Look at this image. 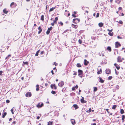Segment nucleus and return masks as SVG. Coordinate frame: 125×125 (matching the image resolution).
Returning <instances> with one entry per match:
<instances>
[{
  "mask_svg": "<svg viewBox=\"0 0 125 125\" xmlns=\"http://www.w3.org/2000/svg\"><path fill=\"white\" fill-rule=\"evenodd\" d=\"M78 75L81 78L82 77V74L83 73V71L80 69H79L78 70Z\"/></svg>",
  "mask_w": 125,
  "mask_h": 125,
  "instance_id": "obj_1",
  "label": "nucleus"
},
{
  "mask_svg": "<svg viewBox=\"0 0 125 125\" xmlns=\"http://www.w3.org/2000/svg\"><path fill=\"white\" fill-rule=\"evenodd\" d=\"M80 19L78 18H75L73 19V22L74 23H77L79 22Z\"/></svg>",
  "mask_w": 125,
  "mask_h": 125,
  "instance_id": "obj_2",
  "label": "nucleus"
},
{
  "mask_svg": "<svg viewBox=\"0 0 125 125\" xmlns=\"http://www.w3.org/2000/svg\"><path fill=\"white\" fill-rule=\"evenodd\" d=\"M16 6V3L14 2H12L10 5V7L11 8H14Z\"/></svg>",
  "mask_w": 125,
  "mask_h": 125,
  "instance_id": "obj_3",
  "label": "nucleus"
},
{
  "mask_svg": "<svg viewBox=\"0 0 125 125\" xmlns=\"http://www.w3.org/2000/svg\"><path fill=\"white\" fill-rule=\"evenodd\" d=\"M25 96L26 97H30L31 96V92H28L25 94Z\"/></svg>",
  "mask_w": 125,
  "mask_h": 125,
  "instance_id": "obj_4",
  "label": "nucleus"
},
{
  "mask_svg": "<svg viewBox=\"0 0 125 125\" xmlns=\"http://www.w3.org/2000/svg\"><path fill=\"white\" fill-rule=\"evenodd\" d=\"M117 61L118 62H122V60L121 59V57L120 56H119L117 58Z\"/></svg>",
  "mask_w": 125,
  "mask_h": 125,
  "instance_id": "obj_5",
  "label": "nucleus"
},
{
  "mask_svg": "<svg viewBox=\"0 0 125 125\" xmlns=\"http://www.w3.org/2000/svg\"><path fill=\"white\" fill-rule=\"evenodd\" d=\"M115 47L118 48L120 47L121 45L120 43H119L118 42H116L115 43Z\"/></svg>",
  "mask_w": 125,
  "mask_h": 125,
  "instance_id": "obj_6",
  "label": "nucleus"
},
{
  "mask_svg": "<svg viewBox=\"0 0 125 125\" xmlns=\"http://www.w3.org/2000/svg\"><path fill=\"white\" fill-rule=\"evenodd\" d=\"M43 106V103L40 104V103H39L36 105L37 107L38 108H40L41 107Z\"/></svg>",
  "mask_w": 125,
  "mask_h": 125,
  "instance_id": "obj_7",
  "label": "nucleus"
},
{
  "mask_svg": "<svg viewBox=\"0 0 125 125\" xmlns=\"http://www.w3.org/2000/svg\"><path fill=\"white\" fill-rule=\"evenodd\" d=\"M51 87L52 89H53L55 90L57 89V87L55 84H51Z\"/></svg>",
  "mask_w": 125,
  "mask_h": 125,
  "instance_id": "obj_8",
  "label": "nucleus"
},
{
  "mask_svg": "<svg viewBox=\"0 0 125 125\" xmlns=\"http://www.w3.org/2000/svg\"><path fill=\"white\" fill-rule=\"evenodd\" d=\"M64 82L63 81H61L60 82L58 83V86H60L61 87H62L64 85Z\"/></svg>",
  "mask_w": 125,
  "mask_h": 125,
  "instance_id": "obj_9",
  "label": "nucleus"
},
{
  "mask_svg": "<svg viewBox=\"0 0 125 125\" xmlns=\"http://www.w3.org/2000/svg\"><path fill=\"white\" fill-rule=\"evenodd\" d=\"M105 73L106 74H109L111 73V70L109 69H107L106 70Z\"/></svg>",
  "mask_w": 125,
  "mask_h": 125,
  "instance_id": "obj_10",
  "label": "nucleus"
},
{
  "mask_svg": "<svg viewBox=\"0 0 125 125\" xmlns=\"http://www.w3.org/2000/svg\"><path fill=\"white\" fill-rule=\"evenodd\" d=\"M114 65L116 67V68L117 70H119L120 68V67L119 65L116 63H115L114 64Z\"/></svg>",
  "mask_w": 125,
  "mask_h": 125,
  "instance_id": "obj_11",
  "label": "nucleus"
},
{
  "mask_svg": "<svg viewBox=\"0 0 125 125\" xmlns=\"http://www.w3.org/2000/svg\"><path fill=\"white\" fill-rule=\"evenodd\" d=\"M64 14L66 15H67V14L68 17L70 15V13L68 11L66 10L65 11V13Z\"/></svg>",
  "mask_w": 125,
  "mask_h": 125,
  "instance_id": "obj_12",
  "label": "nucleus"
},
{
  "mask_svg": "<svg viewBox=\"0 0 125 125\" xmlns=\"http://www.w3.org/2000/svg\"><path fill=\"white\" fill-rule=\"evenodd\" d=\"M77 25H74V24H72V26L73 28L76 29L78 27Z\"/></svg>",
  "mask_w": 125,
  "mask_h": 125,
  "instance_id": "obj_13",
  "label": "nucleus"
},
{
  "mask_svg": "<svg viewBox=\"0 0 125 125\" xmlns=\"http://www.w3.org/2000/svg\"><path fill=\"white\" fill-rule=\"evenodd\" d=\"M38 30H39V31L38 32V34H39L42 31V29L41 28L40 26H39L38 28Z\"/></svg>",
  "mask_w": 125,
  "mask_h": 125,
  "instance_id": "obj_14",
  "label": "nucleus"
},
{
  "mask_svg": "<svg viewBox=\"0 0 125 125\" xmlns=\"http://www.w3.org/2000/svg\"><path fill=\"white\" fill-rule=\"evenodd\" d=\"M89 63V62L87 61L86 59L84 60V64L85 65H88Z\"/></svg>",
  "mask_w": 125,
  "mask_h": 125,
  "instance_id": "obj_15",
  "label": "nucleus"
},
{
  "mask_svg": "<svg viewBox=\"0 0 125 125\" xmlns=\"http://www.w3.org/2000/svg\"><path fill=\"white\" fill-rule=\"evenodd\" d=\"M71 121L73 125H74L75 124V121L74 119H71Z\"/></svg>",
  "mask_w": 125,
  "mask_h": 125,
  "instance_id": "obj_16",
  "label": "nucleus"
},
{
  "mask_svg": "<svg viewBox=\"0 0 125 125\" xmlns=\"http://www.w3.org/2000/svg\"><path fill=\"white\" fill-rule=\"evenodd\" d=\"M73 106L75 108V109H76L78 108V107L77 105L74 104L73 105Z\"/></svg>",
  "mask_w": 125,
  "mask_h": 125,
  "instance_id": "obj_17",
  "label": "nucleus"
},
{
  "mask_svg": "<svg viewBox=\"0 0 125 125\" xmlns=\"http://www.w3.org/2000/svg\"><path fill=\"white\" fill-rule=\"evenodd\" d=\"M99 79L100 81L99 82L102 83H103L104 82V80L102 79L101 77H99Z\"/></svg>",
  "mask_w": 125,
  "mask_h": 125,
  "instance_id": "obj_18",
  "label": "nucleus"
},
{
  "mask_svg": "<svg viewBox=\"0 0 125 125\" xmlns=\"http://www.w3.org/2000/svg\"><path fill=\"white\" fill-rule=\"evenodd\" d=\"M6 115L7 113L6 112H4L2 114V117L4 118Z\"/></svg>",
  "mask_w": 125,
  "mask_h": 125,
  "instance_id": "obj_19",
  "label": "nucleus"
},
{
  "mask_svg": "<svg viewBox=\"0 0 125 125\" xmlns=\"http://www.w3.org/2000/svg\"><path fill=\"white\" fill-rule=\"evenodd\" d=\"M121 1V0H115V2L118 4H119Z\"/></svg>",
  "mask_w": 125,
  "mask_h": 125,
  "instance_id": "obj_20",
  "label": "nucleus"
},
{
  "mask_svg": "<svg viewBox=\"0 0 125 125\" xmlns=\"http://www.w3.org/2000/svg\"><path fill=\"white\" fill-rule=\"evenodd\" d=\"M106 49L109 51V52H111V47L110 46H108L107 48Z\"/></svg>",
  "mask_w": 125,
  "mask_h": 125,
  "instance_id": "obj_21",
  "label": "nucleus"
},
{
  "mask_svg": "<svg viewBox=\"0 0 125 125\" xmlns=\"http://www.w3.org/2000/svg\"><path fill=\"white\" fill-rule=\"evenodd\" d=\"M40 50H39L38 51H37L36 52L35 54V56H37L38 55V53L39 52Z\"/></svg>",
  "mask_w": 125,
  "mask_h": 125,
  "instance_id": "obj_22",
  "label": "nucleus"
},
{
  "mask_svg": "<svg viewBox=\"0 0 125 125\" xmlns=\"http://www.w3.org/2000/svg\"><path fill=\"white\" fill-rule=\"evenodd\" d=\"M3 12L6 14H7V13L8 11L6 10V9H5L3 10Z\"/></svg>",
  "mask_w": 125,
  "mask_h": 125,
  "instance_id": "obj_23",
  "label": "nucleus"
},
{
  "mask_svg": "<svg viewBox=\"0 0 125 125\" xmlns=\"http://www.w3.org/2000/svg\"><path fill=\"white\" fill-rule=\"evenodd\" d=\"M124 113V111L123 109H120V113L121 114H123Z\"/></svg>",
  "mask_w": 125,
  "mask_h": 125,
  "instance_id": "obj_24",
  "label": "nucleus"
},
{
  "mask_svg": "<svg viewBox=\"0 0 125 125\" xmlns=\"http://www.w3.org/2000/svg\"><path fill=\"white\" fill-rule=\"evenodd\" d=\"M76 66L78 67H80L81 66V65L79 63H78L76 64Z\"/></svg>",
  "mask_w": 125,
  "mask_h": 125,
  "instance_id": "obj_25",
  "label": "nucleus"
},
{
  "mask_svg": "<svg viewBox=\"0 0 125 125\" xmlns=\"http://www.w3.org/2000/svg\"><path fill=\"white\" fill-rule=\"evenodd\" d=\"M53 122H51L49 121V122H48V125H52Z\"/></svg>",
  "mask_w": 125,
  "mask_h": 125,
  "instance_id": "obj_26",
  "label": "nucleus"
},
{
  "mask_svg": "<svg viewBox=\"0 0 125 125\" xmlns=\"http://www.w3.org/2000/svg\"><path fill=\"white\" fill-rule=\"evenodd\" d=\"M117 107V105H114L112 107V109H115Z\"/></svg>",
  "mask_w": 125,
  "mask_h": 125,
  "instance_id": "obj_27",
  "label": "nucleus"
},
{
  "mask_svg": "<svg viewBox=\"0 0 125 125\" xmlns=\"http://www.w3.org/2000/svg\"><path fill=\"white\" fill-rule=\"evenodd\" d=\"M94 92H95L97 90V88L96 87H94Z\"/></svg>",
  "mask_w": 125,
  "mask_h": 125,
  "instance_id": "obj_28",
  "label": "nucleus"
},
{
  "mask_svg": "<svg viewBox=\"0 0 125 125\" xmlns=\"http://www.w3.org/2000/svg\"><path fill=\"white\" fill-rule=\"evenodd\" d=\"M55 7H52V8H51L50 10L49 11H53L54 9H55Z\"/></svg>",
  "mask_w": 125,
  "mask_h": 125,
  "instance_id": "obj_29",
  "label": "nucleus"
},
{
  "mask_svg": "<svg viewBox=\"0 0 125 125\" xmlns=\"http://www.w3.org/2000/svg\"><path fill=\"white\" fill-rule=\"evenodd\" d=\"M44 16L43 15H42L41 16V20L42 21H43L44 20Z\"/></svg>",
  "mask_w": 125,
  "mask_h": 125,
  "instance_id": "obj_30",
  "label": "nucleus"
},
{
  "mask_svg": "<svg viewBox=\"0 0 125 125\" xmlns=\"http://www.w3.org/2000/svg\"><path fill=\"white\" fill-rule=\"evenodd\" d=\"M66 88H63L62 90V91L63 93L65 92Z\"/></svg>",
  "mask_w": 125,
  "mask_h": 125,
  "instance_id": "obj_31",
  "label": "nucleus"
},
{
  "mask_svg": "<svg viewBox=\"0 0 125 125\" xmlns=\"http://www.w3.org/2000/svg\"><path fill=\"white\" fill-rule=\"evenodd\" d=\"M108 34L111 36H112L113 35V34L112 32L111 33L110 32H109Z\"/></svg>",
  "mask_w": 125,
  "mask_h": 125,
  "instance_id": "obj_32",
  "label": "nucleus"
},
{
  "mask_svg": "<svg viewBox=\"0 0 125 125\" xmlns=\"http://www.w3.org/2000/svg\"><path fill=\"white\" fill-rule=\"evenodd\" d=\"M84 98L83 97H82V98L81 99V101L82 103L83 101H84Z\"/></svg>",
  "mask_w": 125,
  "mask_h": 125,
  "instance_id": "obj_33",
  "label": "nucleus"
},
{
  "mask_svg": "<svg viewBox=\"0 0 125 125\" xmlns=\"http://www.w3.org/2000/svg\"><path fill=\"white\" fill-rule=\"evenodd\" d=\"M11 56V54H9V55L7 57H6L5 58V59H8L9 58V57H10Z\"/></svg>",
  "mask_w": 125,
  "mask_h": 125,
  "instance_id": "obj_34",
  "label": "nucleus"
},
{
  "mask_svg": "<svg viewBox=\"0 0 125 125\" xmlns=\"http://www.w3.org/2000/svg\"><path fill=\"white\" fill-rule=\"evenodd\" d=\"M122 120H124L125 119V116L124 115H123L122 116Z\"/></svg>",
  "mask_w": 125,
  "mask_h": 125,
  "instance_id": "obj_35",
  "label": "nucleus"
},
{
  "mask_svg": "<svg viewBox=\"0 0 125 125\" xmlns=\"http://www.w3.org/2000/svg\"><path fill=\"white\" fill-rule=\"evenodd\" d=\"M91 108H89L88 110H87L86 111V112L87 113H89L91 112Z\"/></svg>",
  "mask_w": 125,
  "mask_h": 125,
  "instance_id": "obj_36",
  "label": "nucleus"
},
{
  "mask_svg": "<svg viewBox=\"0 0 125 125\" xmlns=\"http://www.w3.org/2000/svg\"><path fill=\"white\" fill-rule=\"evenodd\" d=\"M51 93L53 94H55L56 93L55 91H52L51 92Z\"/></svg>",
  "mask_w": 125,
  "mask_h": 125,
  "instance_id": "obj_37",
  "label": "nucleus"
},
{
  "mask_svg": "<svg viewBox=\"0 0 125 125\" xmlns=\"http://www.w3.org/2000/svg\"><path fill=\"white\" fill-rule=\"evenodd\" d=\"M23 63L27 65L28 64V63L27 62H23Z\"/></svg>",
  "mask_w": 125,
  "mask_h": 125,
  "instance_id": "obj_38",
  "label": "nucleus"
},
{
  "mask_svg": "<svg viewBox=\"0 0 125 125\" xmlns=\"http://www.w3.org/2000/svg\"><path fill=\"white\" fill-rule=\"evenodd\" d=\"M50 32V31L49 30H48V29L47 31L46 32V33L47 35H48L49 34V33Z\"/></svg>",
  "mask_w": 125,
  "mask_h": 125,
  "instance_id": "obj_39",
  "label": "nucleus"
},
{
  "mask_svg": "<svg viewBox=\"0 0 125 125\" xmlns=\"http://www.w3.org/2000/svg\"><path fill=\"white\" fill-rule=\"evenodd\" d=\"M78 42H79V43L80 44H81L82 43V41L80 39H79V40Z\"/></svg>",
  "mask_w": 125,
  "mask_h": 125,
  "instance_id": "obj_40",
  "label": "nucleus"
},
{
  "mask_svg": "<svg viewBox=\"0 0 125 125\" xmlns=\"http://www.w3.org/2000/svg\"><path fill=\"white\" fill-rule=\"evenodd\" d=\"M99 26L100 27H102L103 26V24H98Z\"/></svg>",
  "mask_w": 125,
  "mask_h": 125,
  "instance_id": "obj_41",
  "label": "nucleus"
},
{
  "mask_svg": "<svg viewBox=\"0 0 125 125\" xmlns=\"http://www.w3.org/2000/svg\"><path fill=\"white\" fill-rule=\"evenodd\" d=\"M112 78V76H109L108 78V79L109 80H111Z\"/></svg>",
  "mask_w": 125,
  "mask_h": 125,
  "instance_id": "obj_42",
  "label": "nucleus"
},
{
  "mask_svg": "<svg viewBox=\"0 0 125 125\" xmlns=\"http://www.w3.org/2000/svg\"><path fill=\"white\" fill-rule=\"evenodd\" d=\"M104 52L103 51H102L101 52V53L102 54V56H104Z\"/></svg>",
  "mask_w": 125,
  "mask_h": 125,
  "instance_id": "obj_43",
  "label": "nucleus"
},
{
  "mask_svg": "<svg viewBox=\"0 0 125 125\" xmlns=\"http://www.w3.org/2000/svg\"><path fill=\"white\" fill-rule=\"evenodd\" d=\"M52 27H51L50 28H48V30H49V31H51L52 29Z\"/></svg>",
  "mask_w": 125,
  "mask_h": 125,
  "instance_id": "obj_44",
  "label": "nucleus"
},
{
  "mask_svg": "<svg viewBox=\"0 0 125 125\" xmlns=\"http://www.w3.org/2000/svg\"><path fill=\"white\" fill-rule=\"evenodd\" d=\"M73 72L74 73L73 74V75H75L77 74V72H75L74 71H73Z\"/></svg>",
  "mask_w": 125,
  "mask_h": 125,
  "instance_id": "obj_45",
  "label": "nucleus"
},
{
  "mask_svg": "<svg viewBox=\"0 0 125 125\" xmlns=\"http://www.w3.org/2000/svg\"><path fill=\"white\" fill-rule=\"evenodd\" d=\"M99 13H97L96 16V17H99Z\"/></svg>",
  "mask_w": 125,
  "mask_h": 125,
  "instance_id": "obj_46",
  "label": "nucleus"
},
{
  "mask_svg": "<svg viewBox=\"0 0 125 125\" xmlns=\"http://www.w3.org/2000/svg\"><path fill=\"white\" fill-rule=\"evenodd\" d=\"M3 72L2 71H0V75L2 76L3 74H2Z\"/></svg>",
  "mask_w": 125,
  "mask_h": 125,
  "instance_id": "obj_47",
  "label": "nucleus"
},
{
  "mask_svg": "<svg viewBox=\"0 0 125 125\" xmlns=\"http://www.w3.org/2000/svg\"><path fill=\"white\" fill-rule=\"evenodd\" d=\"M14 108L13 107L12 109H11V110H10V111H11V113L12 114H14V112H13V109Z\"/></svg>",
  "mask_w": 125,
  "mask_h": 125,
  "instance_id": "obj_48",
  "label": "nucleus"
},
{
  "mask_svg": "<svg viewBox=\"0 0 125 125\" xmlns=\"http://www.w3.org/2000/svg\"><path fill=\"white\" fill-rule=\"evenodd\" d=\"M10 102V101L9 100H7L6 101V102L7 103H9Z\"/></svg>",
  "mask_w": 125,
  "mask_h": 125,
  "instance_id": "obj_49",
  "label": "nucleus"
},
{
  "mask_svg": "<svg viewBox=\"0 0 125 125\" xmlns=\"http://www.w3.org/2000/svg\"><path fill=\"white\" fill-rule=\"evenodd\" d=\"M74 87L75 88V89L76 88V89L78 88V86L77 85H76V86Z\"/></svg>",
  "mask_w": 125,
  "mask_h": 125,
  "instance_id": "obj_50",
  "label": "nucleus"
},
{
  "mask_svg": "<svg viewBox=\"0 0 125 125\" xmlns=\"http://www.w3.org/2000/svg\"><path fill=\"white\" fill-rule=\"evenodd\" d=\"M100 72H101V73H100L99 72H97V73L98 74H100L101 73H102V70H100Z\"/></svg>",
  "mask_w": 125,
  "mask_h": 125,
  "instance_id": "obj_51",
  "label": "nucleus"
},
{
  "mask_svg": "<svg viewBox=\"0 0 125 125\" xmlns=\"http://www.w3.org/2000/svg\"><path fill=\"white\" fill-rule=\"evenodd\" d=\"M115 73L117 75L118 74V73H117L116 72V70L115 69Z\"/></svg>",
  "mask_w": 125,
  "mask_h": 125,
  "instance_id": "obj_52",
  "label": "nucleus"
},
{
  "mask_svg": "<svg viewBox=\"0 0 125 125\" xmlns=\"http://www.w3.org/2000/svg\"><path fill=\"white\" fill-rule=\"evenodd\" d=\"M122 9V8L121 7H119L118 8V10H121Z\"/></svg>",
  "mask_w": 125,
  "mask_h": 125,
  "instance_id": "obj_53",
  "label": "nucleus"
},
{
  "mask_svg": "<svg viewBox=\"0 0 125 125\" xmlns=\"http://www.w3.org/2000/svg\"><path fill=\"white\" fill-rule=\"evenodd\" d=\"M58 20V18L57 17H55V21H57Z\"/></svg>",
  "mask_w": 125,
  "mask_h": 125,
  "instance_id": "obj_54",
  "label": "nucleus"
},
{
  "mask_svg": "<svg viewBox=\"0 0 125 125\" xmlns=\"http://www.w3.org/2000/svg\"><path fill=\"white\" fill-rule=\"evenodd\" d=\"M75 89L74 87H72V90L73 91V90H74Z\"/></svg>",
  "mask_w": 125,
  "mask_h": 125,
  "instance_id": "obj_55",
  "label": "nucleus"
},
{
  "mask_svg": "<svg viewBox=\"0 0 125 125\" xmlns=\"http://www.w3.org/2000/svg\"><path fill=\"white\" fill-rule=\"evenodd\" d=\"M106 110V111H107V112H108V113L109 114L110 112L108 111L109 109H107Z\"/></svg>",
  "mask_w": 125,
  "mask_h": 125,
  "instance_id": "obj_56",
  "label": "nucleus"
},
{
  "mask_svg": "<svg viewBox=\"0 0 125 125\" xmlns=\"http://www.w3.org/2000/svg\"><path fill=\"white\" fill-rule=\"evenodd\" d=\"M83 102L82 103H86L87 102V101H86L84 100V101H83V102Z\"/></svg>",
  "mask_w": 125,
  "mask_h": 125,
  "instance_id": "obj_57",
  "label": "nucleus"
},
{
  "mask_svg": "<svg viewBox=\"0 0 125 125\" xmlns=\"http://www.w3.org/2000/svg\"><path fill=\"white\" fill-rule=\"evenodd\" d=\"M112 30H109V29H108L107 30V31H110V32H111L112 31Z\"/></svg>",
  "mask_w": 125,
  "mask_h": 125,
  "instance_id": "obj_58",
  "label": "nucleus"
},
{
  "mask_svg": "<svg viewBox=\"0 0 125 125\" xmlns=\"http://www.w3.org/2000/svg\"><path fill=\"white\" fill-rule=\"evenodd\" d=\"M119 23H123L122 21H119Z\"/></svg>",
  "mask_w": 125,
  "mask_h": 125,
  "instance_id": "obj_59",
  "label": "nucleus"
},
{
  "mask_svg": "<svg viewBox=\"0 0 125 125\" xmlns=\"http://www.w3.org/2000/svg\"><path fill=\"white\" fill-rule=\"evenodd\" d=\"M51 72L52 73V74L53 75L54 74V73H53V70H52L51 71Z\"/></svg>",
  "mask_w": 125,
  "mask_h": 125,
  "instance_id": "obj_60",
  "label": "nucleus"
},
{
  "mask_svg": "<svg viewBox=\"0 0 125 125\" xmlns=\"http://www.w3.org/2000/svg\"><path fill=\"white\" fill-rule=\"evenodd\" d=\"M68 31V30H67L64 31V32H63V34H64L66 32V31Z\"/></svg>",
  "mask_w": 125,
  "mask_h": 125,
  "instance_id": "obj_61",
  "label": "nucleus"
},
{
  "mask_svg": "<svg viewBox=\"0 0 125 125\" xmlns=\"http://www.w3.org/2000/svg\"><path fill=\"white\" fill-rule=\"evenodd\" d=\"M39 90V88H36V91H38Z\"/></svg>",
  "mask_w": 125,
  "mask_h": 125,
  "instance_id": "obj_62",
  "label": "nucleus"
},
{
  "mask_svg": "<svg viewBox=\"0 0 125 125\" xmlns=\"http://www.w3.org/2000/svg\"><path fill=\"white\" fill-rule=\"evenodd\" d=\"M16 121H14L13 122L12 124H15L16 123Z\"/></svg>",
  "mask_w": 125,
  "mask_h": 125,
  "instance_id": "obj_63",
  "label": "nucleus"
},
{
  "mask_svg": "<svg viewBox=\"0 0 125 125\" xmlns=\"http://www.w3.org/2000/svg\"><path fill=\"white\" fill-rule=\"evenodd\" d=\"M44 52V51H42L41 52V54H43Z\"/></svg>",
  "mask_w": 125,
  "mask_h": 125,
  "instance_id": "obj_64",
  "label": "nucleus"
}]
</instances>
